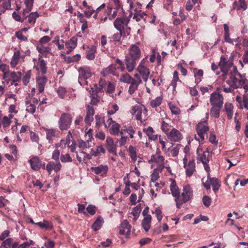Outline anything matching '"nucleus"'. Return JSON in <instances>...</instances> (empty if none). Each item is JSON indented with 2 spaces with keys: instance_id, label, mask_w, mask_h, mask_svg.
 Here are the masks:
<instances>
[{
  "instance_id": "60",
  "label": "nucleus",
  "mask_w": 248,
  "mask_h": 248,
  "mask_svg": "<svg viewBox=\"0 0 248 248\" xmlns=\"http://www.w3.org/2000/svg\"><path fill=\"white\" fill-rule=\"evenodd\" d=\"M209 141L215 145L218 143V140L217 139L216 135L213 132H210L208 137Z\"/></svg>"
},
{
  "instance_id": "31",
  "label": "nucleus",
  "mask_w": 248,
  "mask_h": 248,
  "mask_svg": "<svg viewBox=\"0 0 248 248\" xmlns=\"http://www.w3.org/2000/svg\"><path fill=\"white\" fill-rule=\"evenodd\" d=\"M35 225L39 226L41 229L45 230H52L53 228L52 222L47 220L36 223Z\"/></svg>"
},
{
  "instance_id": "57",
  "label": "nucleus",
  "mask_w": 248,
  "mask_h": 248,
  "mask_svg": "<svg viewBox=\"0 0 248 248\" xmlns=\"http://www.w3.org/2000/svg\"><path fill=\"white\" fill-rule=\"evenodd\" d=\"M27 105L26 110L31 113L33 114L36 110V107L33 104H31L29 101L26 102Z\"/></svg>"
},
{
  "instance_id": "26",
  "label": "nucleus",
  "mask_w": 248,
  "mask_h": 248,
  "mask_svg": "<svg viewBox=\"0 0 248 248\" xmlns=\"http://www.w3.org/2000/svg\"><path fill=\"white\" fill-rule=\"evenodd\" d=\"M40 16L39 14L37 12H31L29 15L24 16L26 19H27V22L31 25L34 26L36 22V19Z\"/></svg>"
},
{
  "instance_id": "38",
  "label": "nucleus",
  "mask_w": 248,
  "mask_h": 248,
  "mask_svg": "<svg viewBox=\"0 0 248 248\" xmlns=\"http://www.w3.org/2000/svg\"><path fill=\"white\" fill-rule=\"evenodd\" d=\"M193 73L195 77V83L198 85L202 80V77L203 75V71L202 69H193Z\"/></svg>"
},
{
  "instance_id": "22",
  "label": "nucleus",
  "mask_w": 248,
  "mask_h": 248,
  "mask_svg": "<svg viewBox=\"0 0 248 248\" xmlns=\"http://www.w3.org/2000/svg\"><path fill=\"white\" fill-rule=\"evenodd\" d=\"M106 142L108 151L111 154L116 155V146L114 144L113 139L110 137H108L106 139Z\"/></svg>"
},
{
  "instance_id": "40",
  "label": "nucleus",
  "mask_w": 248,
  "mask_h": 248,
  "mask_svg": "<svg viewBox=\"0 0 248 248\" xmlns=\"http://www.w3.org/2000/svg\"><path fill=\"white\" fill-rule=\"evenodd\" d=\"M34 0H25L24 4L26 8L23 9V15L25 16V15L30 13L31 11L33 3Z\"/></svg>"
},
{
  "instance_id": "11",
  "label": "nucleus",
  "mask_w": 248,
  "mask_h": 248,
  "mask_svg": "<svg viewBox=\"0 0 248 248\" xmlns=\"http://www.w3.org/2000/svg\"><path fill=\"white\" fill-rule=\"evenodd\" d=\"M167 136L170 141L173 142H179L183 138L181 132L174 128H172Z\"/></svg>"
},
{
  "instance_id": "45",
  "label": "nucleus",
  "mask_w": 248,
  "mask_h": 248,
  "mask_svg": "<svg viewBox=\"0 0 248 248\" xmlns=\"http://www.w3.org/2000/svg\"><path fill=\"white\" fill-rule=\"evenodd\" d=\"M128 152L133 162H135L137 159L136 148L132 145H130L128 149Z\"/></svg>"
},
{
  "instance_id": "48",
  "label": "nucleus",
  "mask_w": 248,
  "mask_h": 248,
  "mask_svg": "<svg viewBox=\"0 0 248 248\" xmlns=\"http://www.w3.org/2000/svg\"><path fill=\"white\" fill-rule=\"evenodd\" d=\"M120 80L121 82L130 84V86L133 85V78H132L128 74H123L120 78Z\"/></svg>"
},
{
  "instance_id": "58",
  "label": "nucleus",
  "mask_w": 248,
  "mask_h": 248,
  "mask_svg": "<svg viewBox=\"0 0 248 248\" xmlns=\"http://www.w3.org/2000/svg\"><path fill=\"white\" fill-rule=\"evenodd\" d=\"M161 130L166 134H168L170 131H169V128L170 125L167 123H166L164 120H162L161 123Z\"/></svg>"
},
{
  "instance_id": "43",
  "label": "nucleus",
  "mask_w": 248,
  "mask_h": 248,
  "mask_svg": "<svg viewBox=\"0 0 248 248\" xmlns=\"http://www.w3.org/2000/svg\"><path fill=\"white\" fill-rule=\"evenodd\" d=\"M221 108L222 107L212 106L210 110L211 116L215 118H218L220 116V112Z\"/></svg>"
},
{
  "instance_id": "34",
  "label": "nucleus",
  "mask_w": 248,
  "mask_h": 248,
  "mask_svg": "<svg viewBox=\"0 0 248 248\" xmlns=\"http://www.w3.org/2000/svg\"><path fill=\"white\" fill-rule=\"evenodd\" d=\"M151 216H147V217H144L142 221V226L146 232H147L151 228Z\"/></svg>"
},
{
  "instance_id": "50",
  "label": "nucleus",
  "mask_w": 248,
  "mask_h": 248,
  "mask_svg": "<svg viewBox=\"0 0 248 248\" xmlns=\"http://www.w3.org/2000/svg\"><path fill=\"white\" fill-rule=\"evenodd\" d=\"M209 180L211 183V185L213 187L214 191L216 192L220 186L219 181L218 179L216 178H211V179H209Z\"/></svg>"
},
{
  "instance_id": "15",
  "label": "nucleus",
  "mask_w": 248,
  "mask_h": 248,
  "mask_svg": "<svg viewBox=\"0 0 248 248\" xmlns=\"http://www.w3.org/2000/svg\"><path fill=\"white\" fill-rule=\"evenodd\" d=\"M141 83V79L140 76L136 74L134 75V78H133V85L130 86L128 90V93L130 94L134 93L136 90L138 89L139 85Z\"/></svg>"
},
{
  "instance_id": "44",
  "label": "nucleus",
  "mask_w": 248,
  "mask_h": 248,
  "mask_svg": "<svg viewBox=\"0 0 248 248\" xmlns=\"http://www.w3.org/2000/svg\"><path fill=\"white\" fill-rule=\"evenodd\" d=\"M120 128V125L116 122L114 123L109 129V133L112 135L119 136Z\"/></svg>"
},
{
  "instance_id": "32",
  "label": "nucleus",
  "mask_w": 248,
  "mask_h": 248,
  "mask_svg": "<svg viewBox=\"0 0 248 248\" xmlns=\"http://www.w3.org/2000/svg\"><path fill=\"white\" fill-rule=\"evenodd\" d=\"M116 70V66L114 64H111L106 68L103 69L101 74L104 76H107L109 74H112L115 76V71Z\"/></svg>"
},
{
  "instance_id": "36",
  "label": "nucleus",
  "mask_w": 248,
  "mask_h": 248,
  "mask_svg": "<svg viewBox=\"0 0 248 248\" xmlns=\"http://www.w3.org/2000/svg\"><path fill=\"white\" fill-rule=\"evenodd\" d=\"M247 4L245 0H239L238 1H235L233 3V8L237 10L242 9L245 10L247 8Z\"/></svg>"
},
{
  "instance_id": "23",
  "label": "nucleus",
  "mask_w": 248,
  "mask_h": 248,
  "mask_svg": "<svg viewBox=\"0 0 248 248\" xmlns=\"http://www.w3.org/2000/svg\"><path fill=\"white\" fill-rule=\"evenodd\" d=\"M142 111L143 110L140 106L139 105H135L132 107L130 112L132 115H136V118L137 120L140 121L142 122L141 114Z\"/></svg>"
},
{
  "instance_id": "54",
  "label": "nucleus",
  "mask_w": 248,
  "mask_h": 248,
  "mask_svg": "<svg viewBox=\"0 0 248 248\" xmlns=\"http://www.w3.org/2000/svg\"><path fill=\"white\" fill-rule=\"evenodd\" d=\"M36 49L40 54L44 55L45 53L49 52L51 48L48 46H45L42 44L38 45L36 47Z\"/></svg>"
},
{
  "instance_id": "4",
  "label": "nucleus",
  "mask_w": 248,
  "mask_h": 248,
  "mask_svg": "<svg viewBox=\"0 0 248 248\" xmlns=\"http://www.w3.org/2000/svg\"><path fill=\"white\" fill-rule=\"evenodd\" d=\"M205 124H206V120L201 121L196 126V132L199 137L197 140L200 144L203 143L205 137L208 138L207 132L209 130V127Z\"/></svg>"
},
{
  "instance_id": "17",
  "label": "nucleus",
  "mask_w": 248,
  "mask_h": 248,
  "mask_svg": "<svg viewBox=\"0 0 248 248\" xmlns=\"http://www.w3.org/2000/svg\"><path fill=\"white\" fill-rule=\"evenodd\" d=\"M130 231L131 226L129 222L126 220H124L121 225L120 233L128 237L130 233Z\"/></svg>"
},
{
  "instance_id": "2",
  "label": "nucleus",
  "mask_w": 248,
  "mask_h": 248,
  "mask_svg": "<svg viewBox=\"0 0 248 248\" xmlns=\"http://www.w3.org/2000/svg\"><path fill=\"white\" fill-rule=\"evenodd\" d=\"M149 162L151 164L152 168H154L153 170H162L164 168H166L167 170H170V167L165 164V158L161 155L157 154L152 155Z\"/></svg>"
},
{
  "instance_id": "9",
  "label": "nucleus",
  "mask_w": 248,
  "mask_h": 248,
  "mask_svg": "<svg viewBox=\"0 0 248 248\" xmlns=\"http://www.w3.org/2000/svg\"><path fill=\"white\" fill-rule=\"evenodd\" d=\"M72 117L71 115L68 113H63L58 121V125L59 129L62 131L68 129L71 124Z\"/></svg>"
},
{
  "instance_id": "16",
  "label": "nucleus",
  "mask_w": 248,
  "mask_h": 248,
  "mask_svg": "<svg viewBox=\"0 0 248 248\" xmlns=\"http://www.w3.org/2000/svg\"><path fill=\"white\" fill-rule=\"evenodd\" d=\"M141 83V79L140 76L136 74L134 75V78H133V85L130 86L128 90V93L130 94L134 93L136 90L138 89L139 85Z\"/></svg>"
},
{
  "instance_id": "20",
  "label": "nucleus",
  "mask_w": 248,
  "mask_h": 248,
  "mask_svg": "<svg viewBox=\"0 0 248 248\" xmlns=\"http://www.w3.org/2000/svg\"><path fill=\"white\" fill-rule=\"evenodd\" d=\"M125 60L127 70L128 72H132L135 68L136 62L138 60L135 59L134 58L127 56H126Z\"/></svg>"
},
{
  "instance_id": "1",
  "label": "nucleus",
  "mask_w": 248,
  "mask_h": 248,
  "mask_svg": "<svg viewBox=\"0 0 248 248\" xmlns=\"http://www.w3.org/2000/svg\"><path fill=\"white\" fill-rule=\"evenodd\" d=\"M223 80L233 89L243 88L245 85L248 84L245 77L238 72L237 66L233 67L227 78Z\"/></svg>"
},
{
  "instance_id": "59",
  "label": "nucleus",
  "mask_w": 248,
  "mask_h": 248,
  "mask_svg": "<svg viewBox=\"0 0 248 248\" xmlns=\"http://www.w3.org/2000/svg\"><path fill=\"white\" fill-rule=\"evenodd\" d=\"M21 77V74L20 72H13L10 74V78L12 79L14 82H16Z\"/></svg>"
},
{
  "instance_id": "61",
  "label": "nucleus",
  "mask_w": 248,
  "mask_h": 248,
  "mask_svg": "<svg viewBox=\"0 0 248 248\" xmlns=\"http://www.w3.org/2000/svg\"><path fill=\"white\" fill-rule=\"evenodd\" d=\"M152 213L153 214H155L157 219L158 220V221H160L163 217V216L162 215V212L161 210L159 209V208L157 207L155 209V211L152 210Z\"/></svg>"
},
{
  "instance_id": "52",
  "label": "nucleus",
  "mask_w": 248,
  "mask_h": 248,
  "mask_svg": "<svg viewBox=\"0 0 248 248\" xmlns=\"http://www.w3.org/2000/svg\"><path fill=\"white\" fill-rule=\"evenodd\" d=\"M168 106L172 114L178 115L180 113V108L174 103L170 102L168 104Z\"/></svg>"
},
{
  "instance_id": "63",
  "label": "nucleus",
  "mask_w": 248,
  "mask_h": 248,
  "mask_svg": "<svg viewBox=\"0 0 248 248\" xmlns=\"http://www.w3.org/2000/svg\"><path fill=\"white\" fill-rule=\"evenodd\" d=\"M181 144H177L170 151L172 156L176 157L178 155Z\"/></svg>"
},
{
  "instance_id": "49",
  "label": "nucleus",
  "mask_w": 248,
  "mask_h": 248,
  "mask_svg": "<svg viewBox=\"0 0 248 248\" xmlns=\"http://www.w3.org/2000/svg\"><path fill=\"white\" fill-rule=\"evenodd\" d=\"M183 160L186 170H195V164L194 160H189L188 164H186L187 159L186 157L184 158Z\"/></svg>"
},
{
  "instance_id": "39",
  "label": "nucleus",
  "mask_w": 248,
  "mask_h": 248,
  "mask_svg": "<svg viewBox=\"0 0 248 248\" xmlns=\"http://www.w3.org/2000/svg\"><path fill=\"white\" fill-rule=\"evenodd\" d=\"M26 240L21 244H19L16 242H14L12 245V248H29V246L34 244V242L32 240H28L26 239Z\"/></svg>"
},
{
  "instance_id": "18",
  "label": "nucleus",
  "mask_w": 248,
  "mask_h": 248,
  "mask_svg": "<svg viewBox=\"0 0 248 248\" xmlns=\"http://www.w3.org/2000/svg\"><path fill=\"white\" fill-rule=\"evenodd\" d=\"M37 83V88L39 93L44 92L46 84L47 82V78L46 76L38 77L36 79Z\"/></svg>"
},
{
  "instance_id": "24",
  "label": "nucleus",
  "mask_w": 248,
  "mask_h": 248,
  "mask_svg": "<svg viewBox=\"0 0 248 248\" xmlns=\"http://www.w3.org/2000/svg\"><path fill=\"white\" fill-rule=\"evenodd\" d=\"M108 81H106L103 79L101 78L99 81L98 86L97 84H94V90L98 92H101L106 91L107 88L108 83Z\"/></svg>"
},
{
  "instance_id": "25",
  "label": "nucleus",
  "mask_w": 248,
  "mask_h": 248,
  "mask_svg": "<svg viewBox=\"0 0 248 248\" xmlns=\"http://www.w3.org/2000/svg\"><path fill=\"white\" fill-rule=\"evenodd\" d=\"M90 97L91 98V100L90 104L92 105H97L100 101V97L98 95V93L99 92L94 90V88H91V90L90 91Z\"/></svg>"
},
{
  "instance_id": "27",
  "label": "nucleus",
  "mask_w": 248,
  "mask_h": 248,
  "mask_svg": "<svg viewBox=\"0 0 248 248\" xmlns=\"http://www.w3.org/2000/svg\"><path fill=\"white\" fill-rule=\"evenodd\" d=\"M143 131L148 137L149 140H155L157 139L158 135L154 134L155 131L152 127L149 126L147 128H144L143 129Z\"/></svg>"
},
{
  "instance_id": "21",
  "label": "nucleus",
  "mask_w": 248,
  "mask_h": 248,
  "mask_svg": "<svg viewBox=\"0 0 248 248\" xmlns=\"http://www.w3.org/2000/svg\"><path fill=\"white\" fill-rule=\"evenodd\" d=\"M66 48L68 49L67 54H69L77 46V38L72 37L69 41L65 43Z\"/></svg>"
},
{
  "instance_id": "56",
  "label": "nucleus",
  "mask_w": 248,
  "mask_h": 248,
  "mask_svg": "<svg viewBox=\"0 0 248 248\" xmlns=\"http://www.w3.org/2000/svg\"><path fill=\"white\" fill-rule=\"evenodd\" d=\"M31 74V71H28L25 73L22 78V82L24 85H27L30 82Z\"/></svg>"
},
{
  "instance_id": "13",
  "label": "nucleus",
  "mask_w": 248,
  "mask_h": 248,
  "mask_svg": "<svg viewBox=\"0 0 248 248\" xmlns=\"http://www.w3.org/2000/svg\"><path fill=\"white\" fill-rule=\"evenodd\" d=\"M86 108L87 109L86 115L84 119L85 123L89 125H91V123L93 120V115L95 113L94 109L91 105H86Z\"/></svg>"
},
{
  "instance_id": "47",
  "label": "nucleus",
  "mask_w": 248,
  "mask_h": 248,
  "mask_svg": "<svg viewBox=\"0 0 248 248\" xmlns=\"http://www.w3.org/2000/svg\"><path fill=\"white\" fill-rule=\"evenodd\" d=\"M104 223V221L101 217H98L95 222L92 225V229L94 231H96L100 229L103 224Z\"/></svg>"
},
{
  "instance_id": "10",
  "label": "nucleus",
  "mask_w": 248,
  "mask_h": 248,
  "mask_svg": "<svg viewBox=\"0 0 248 248\" xmlns=\"http://www.w3.org/2000/svg\"><path fill=\"white\" fill-rule=\"evenodd\" d=\"M210 102L212 106L223 107L224 97L223 95L216 92H214L210 95Z\"/></svg>"
},
{
  "instance_id": "29",
  "label": "nucleus",
  "mask_w": 248,
  "mask_h": 248,
  "mask_svg": "<svg viewBox=\"0 0 248 248\" xmlns=\"http://www.w3.org/2000/svg\"><path fill=\"white\" fill-rule=\"evenodd\" d=\"M46 138L49 142H53L54 138L56 137L58 131L55 129H45Z\"/></svg>"
},
{
  "instance_id": "30",
  "label": "nucleus",
  "mask_w": 248,
  "mask_h": 248,
  "mask_svg": "<svg viewBox=\"0 0 248 248\" xmlns=\"http://www.w3.org/2000/svg\"><path fill=\"white\" fill-rule=\"evenodd\" d=\"M199 159L202 162L204 170H210V167L208 164L209 161V155H206V152H203L202 154L199 157Z\"/></svg>"
},
{
  "instance_id": "28",
  "label": "nucleus",
  "mask_w": 248,
  "mask_h": 248,
  "mask_svg": "<svg viewBox=\"0 0 248 248\" xmlns=\"http://www.w3.org/2000/svg\"><path fill=\"white\" fill-rule=\"evenodd\" d=\"M37 66L36 68L37 70H40V72L42 75L46 74L47 71L46 63L44 60L42 59L40 57L38 59V61L37 63Z\"/></svg>"
},
{
  "instance_id": "46",
  "label": "nucleus",
  "mask_w": 248,
  "mask_h": 248,
  "mask_svg": "<svg viewBox=\"0 0 248 248\" xmlns=\"http://www.w3.org/2000/svg\"><path fill=\"white\" fill-rule=\"evenodd\" d=\"M141 211V207L139 205H138L132 209L131 214L133 216V220L134 221H136L139 218Z\"/></svg>"
},
{
  "instance_id": "7",
  "label": "nucleus",
  "mask_w": 248,
  "mask_h": 248,
  "mask_svg": "<svg viewBox=\"0 0 248 248\" xmlns=\"http://www.w3.org/2000/svg\"><path fill=\"white\" fill-rule=\"evenodd\" d=\"M78 71L79 72L78 82L81 85H87L88 81L87 80L92 76L91 68L84 66L79 67Z\"/></svg>"
},
{
  "instance_id": "6",
  "label": "nucleus",
  "mask_w": 248,
  "mask_h": 248,
  "mask_svg": "<svg viewBox=\"0 0 248 248\" xmlns=\"http://www.w3.org/2000/svg\"><path fill=\"white\" fill-rule=\"evenodd\" d=\"M131 15V13L128 17H117L113 22L115 28L119 31L124 32L125 29L130 30V28L128 27V25Z\"/></svg>"
},
{
  "instance_id": "35",
  "label": "nucleus",
  "mask_w": 248,
  "mask_h": 248,
  "mask_svg": "<svg viewBox=\"0 0 248 248\" xmlns=\"http://www.w3.org/2000/svg\"><path fill=\"white\" fill-rule=\"evenodd\" d=\"M224 33V39L226 42L229 43L231 44H233V40L230 37V30L229 27L227 24L223 25Z\"/></svg>"
},
{
  "instance_id": "41",
  "label": "nucleus",
  "mask_w": 248,
  "mask_h": 248,
  "mask_svg": "<svg viewBox=\"0 0 248 248\" xmlns=\"http://www.w3.org/2000/svg\"><path fill=\"white\" fill-rule=\"evenodd\" d=\"M20 59V53L19 51H16L14 52V55L12 57L10 64L12 67H15L19 61Z\"/></svg>"
},
{
  "instance_id": "55",
  "label": "nucleus",
  "mask_w": 248,
  "mask_h": 248,
  "mask_svg": "<svg viewBox=\"0 0 248 248\" xmlns=\"http://www.w3.org/2000/svg\"><path fill=\"white\" fill-rule=\"evenodd\" d=\"M14 242L12 238H9L3 241L1 243V248H12V245Z\"/></svg>"
},
{
  "instance_id": "8",
  "label": "nucleus",
  "mask_w": 248,
  "mask_h": 248,
  "mask_svg": "<svg viewBox=\"0 0 248 248\" xmlns=\"http://www.w3.org/2000/svg\"><path fill=\"white\" fill-rule=\"evenodd\" d=\"M60 155V152L56 147L52 153V158L58 162L56 163H55L53 161H50L49 162L46 167L47 170H61L62 165L59 162Z\"/></svg>"
},
{
  "instance_id": "64",
  "label": "nucleus",
  "mask_w": 248,
  "mask_h": 248,
  "mask_svg": "<svg viewBox=\"0 0 248 248\" xmlns=\"http://www.w3.org/2000/svg\"><path fill=\"white\" fill-rule=\"evenodd\" d=\"M124 33V32L123 31H119V32L114 33L112 37L113 41L115 42H120Z\"/></svg>"
},
{
  "instance_id": "14",
  "label": "nucleus",
  "mask_w": 248,
  "mask_h": 248,
  "mask_svg": "<svg viewBox=\"0 0 248 248\" xmlns=\"http://www.w3.org/2000/svg\"><path fill=\"white\" fill-rule=\"evenodd\" d=\"M141 55V51L139 47L136 45H132L129 49L128 56L139 60Z\"/></svg>"
},
{
  "instance_id": "33",
  "label": "nucleus",
  "mask_w": 248,
  "mask_h": 248,
  "mask_svg": "<svg viewBox=\"0 0 248 248\" xmlns=\"http://www.w3.org/2000/svg\"><path fill=\"white\" fill-rule=\"evenodd\" d=\"M96 52V47L94 46H92L89 48V49L86 51V58L89 60H93L95 58Z\"/></svg>"
},
{
  "instance_id": "42",
  "label": "nucleus",
  "mask_w": 248,
  "mask_h": 248,
  "mask_svg": "<svg viewBox=\"0 0 248 248\" xmlns=\"http://www.w3.org/2000/svg\"><path fill=\"white\" fill-rule=\"evenodd\" d=\"M78 147L83 151H86L87 149L92 146V141L91 140H88L86 141L83 140H78Z\"/></svg>"
},
{
  "instance_id": "3",
  "label": "nucleus",
  "mask_w": 248,
  "mask_h": 248,
  "mask_svg": "<svg viewBox=\"0 0 248 248\" xmlns=\"http://www.w3.org/2000/svg\"><path fill=\"white\" fill-rule=\"evenodd\" d=\"M182 198L180 196L175 199L177 208H180L183 203L189 201L193 196V191L189 185H186L183 186V191L181 193Z\"/></svg>"
},
{
  "instance_id": "37",
  "label": "nucleus",
  "mask_w": 248,
  "mask_h": 248,
  "mask_svg": "<svg viewBox=\"0 0 248 248\" xmlns=\"http://www.w3.org/2000/svg\"><path fill=\"white\" fill-rule=\"evenodd\" d=\"M138 70L140 75L141 76L142 79L144 80V81L146 82L148 77L150 74V71L149 69L146 67H141L140 68H138Z\"/></svg>"
},
{
  "instance_id": "53",
  "label": "nucleus",
  "mask_w": 248,
  "mask_h": 248,
  "mask_svg": "<svg viewBox=\"0 0 248 248\" xmlns=\"http://www.w3.org/2000/svg\"><path fill=\"white\" fill-rule=\"evenodd\" d=\"M163 97L162 96L157 97L155 99L150 101V104L152 108H155L159 106L162 102Z\"/></svg>"
},
{
  "instance_id": "12",
  "label": "nucleus",
  "mask_w": 248,
  "mask_h": 248,
  "mask_svg": "<svg viewBox=\"0 0 248 248\" xmlns=\"http://www.w3.org/2000/svg\"><path fill=\"white\" fill-rule=\"evenodd\" d=\"M30 163L32 169L34 170L45 169V163H43L38 156L32 157L30 160Z\"/></svg>"
},
{
  "instance_id": "5",
  "label": "nucleus",
  "mask_w": 248,
  "mask_h": 248,
  "mask_svg": "<svg viewBox=\"0 0 248 248\" xmlns=\"http://www.w3.org/2000/svg\"><path fill=\"white\" fill-rule=\"evenodd\" d=\"M218 66L222 73V78L223 79L227 78L230 72L232 71L231 68H233V67L235 66L233 65V62L226 61V58L223 55H222L220 57Z\"/></svg>"
},
{
  "instance_id": "51",
  "label": "nucleus",
  "mask_w": 248,
  "mask_h": 248,
  "mask_svg": "<svg viewBox=\"0 0 248 248\" xmlns=\"http://www.w3.org/2000/svg\"><path fill=\"white\" fill-rule=\"evenodd\" d=\"M147 15L145 13L141 11L135 10V13L133 17V19H135L136 21L139 22L141 19L144 18V16H146Z\"/></svg>"
},
{
  "instance_id": "62",
  "label": "nucleus",
  "mask_w": 248,
  "mask_h": 248,
  "mask_svg": "<svg viewBox=\"0 0 248 248\" xmlns=\"http://www.w3.org/2000/svg\"><path fill=\"white\" fill-rule=\"evenodd\" d=\"M61 161L62 162H72V159L70 157L69 154H66L65 155H61L60 157Z\"/></svg>"
},
{
  "instance_id": "19",
  "label": "nucleus",
  "mask_w": 248,
  "mask_h": 248,
  "mask_svg": "<svg viewBox=\"0 0 248 248\" xmlns=\"http://www.w3.org/2000/svg\"><path fill=\"white\" fill-rule=\"evenodd\" d=\"M170 189L171 195L176 199L180 196V191L178 186L174 180L170 179Z\"/></svg>"
}]
</instances>
